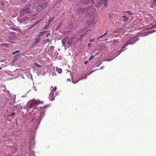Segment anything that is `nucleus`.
I'll use <instances>...</instances> for the list:
<instances>
[{"mask_svg": "<svg viewBox=\"0 0 156 156\" xmlns=\"http://www.w3.org/2000/svg\"><path fill=\"white\" fill-rule=\"evenodd\" d=\"M88 31H87L85 32L83 35H80L79 36H76V37H73L69 39L67 41V43L69 45H70L72 42L73 43H78L79 41H81L82 39L83 36H85L87 34Z\"/></svg>", "mask_w": 156, "mask_h": 156, "instance_id": "f257e3e1", "label": "nucleus"}, {"mask_svg": "<svg viewBox=\"0 0 156 156\" xmlns=\"http://www.w3.org/2000/svg\"><path fill=\"white\" fill-rule=\"evenodd\" d=\"M31 6L30 5H28L25 6L23 9H21L20 12V15L23 16L25 13H29L31 12V11L30 9Z\"/></svg>", "mask_w": 156, "mask_h": 156, "instance_id": "f03ea898", "label": "nucleus"}, {"mask_svg": "<svg viewBox=\"0 0 156 156\" xmlns=\"http://www.w3.org/2000/svg\"><path fill=\"white\" fill-rule=\"evenodd\" d=\"M43 103V101H41L39 100L33 99L30 101V105L29 106V108H31L33 107L34 106Z\"/></svg>", "mask_w": 156, "mask_h": 156, "instance_id": "7ed1b4c3", "label": "nucleus"}, {"mask_svg": "<svg viewBox=\"0 0 156 156\" xmlns=\"http://www.w3.org/2000/svg\"><path fill=\"white\" fill-rule=\"evenodd\" d=\"M91 16L92 19L88 21V23H87L89 25L95 23L98 20L97 16H95L94 14H93V15Z\"/></svg>", "mask_w": 156, "mask_h": 156, "instance_id": "20e7f679", "label": "nucleus"}, {"mask_svg": "<svg viewBox=\"0 0 156 156\" xmlns=\"http://www.w3.org/2000/svg\"><path fill=\"white\" fill-rule=\"evenodd\" d=\"M48 3L47 2L40 4L37 7L36 9L37 11L40 12L44 9L46 7Z\"/></svg>", "mask_w": 156, "mask_h": 156, "instance_id": "39448f33", "label": "nucleus"}, {"mask_svg": "<svg viewBox=\"0 0 156 156\" xmlns=\"http://www.w3.org/2000/svg\"><path fill=\"white\" fill-rule=\"evenodd\" d=\"M91 8L90 7L89 8H80L78 9V11L79 13L88 12L89 9H90Z\"/></svg>", "mask_w": 156, "mask_h": 156, "instance_id": "423d86ee", "label": "nucleus"}, {"mask_svg": "<svg viewBox=\"0 0 156 156\" xmlns=\"http://www.w3.org/2000/svg\"><path fill=\"white\" fill-rule=\"evenodd\" d=\"M132 44V43L131 42V41L130 40H128L125 43L124 45L122 47L121 49H123L125 48V47L128 46L129 44Z\"/></svg>", "mask_w": 156, "mask_h": 156, "instance_id": "0eeeda50", "label": "nucleus"}, {"mask_svg": "<svg viewBox=\"0 0 156 156\" xmlns=\"http://www.w3.org/2000/svg\"><path fill=\"white\" fill-rule=\"evenodd\" d=\"M46 32V31H45L43 32H41L40 33V35H39L38 37H37L36 39V42H38L40 40V36H43L42 34L44 33H45Z\"/></svg>", "mask_w": 156, "mask_h": 156, "instance_id": "6e6552de", "label": "nucleus"}, {"mask_svg": "<svg viewBox=\"0 0 156 156\" xmlns=\"http://www.w3.org/2000/svg\"><path fill=\"white\" fill-rule=\"evenodd\" d=\"M55 95H54V94L51 93L49 96V99L51 101H53L54 99Z\"/></svg>", "mask_w": 156, "mask_h": 156, "instance_id": "1a4fd4ad", "label": "nucleus"}, {"mask_svg": "<svg viewBox=\"0 0 156 156\" xmlns=\"http://www.w3.org/2000/svg\"><path fill=\"white\" fill-rule=\"evenodd\" d=\"M20 53H18L14 57L13 61H15L18 58L20 57Z\"/></svg>", "mask_w": 156, "mask_h": 156, "instance_id": "9d476101", "label": "nucleus"}, {"mask_svg": "<svg viewBox=\"0 0 156 156\" xmlns=\"http://www.w3.org/2000/svg\"><path fill=\"white\" fill-rule=\"evenodd\" d=\"M51 93H54L56 91V90L57 89L56 87L55 86L54 87H51Z\"/></svg>", "mask_w": 156, "mask_h": 156, "instance_id": "9b49d317", "label": "nucleus"}, {"mask_svg": "<svg viewBox=\"0 0 156 156\" xmlns=\"http://www.w3.org/2000/svg\"><path fill=\"white\" fill-rule=\"evenodd\" d=\"M93 0H84L83 3L85 4H87L91 2H93Z\"/></svg>", "mask_w": 156, "mask_h": 156, "instance_id": "f8f14e48", "label": "nucleus"}, {"mask_svg": "<svg viewBox=\"0 0 156 156\" xmlns=\"http://www.w3.org/2000/svg\"><path fill=\"white\" fill-rule=\"evenodd\" d=\"M68 37H66L62 41V44L64 45L66 44V42L68 39Z\"/></svg>", "mask_w": 156, "mask_h": 156, "instance_id": "ddd939ff", "label": "nucleus"}, {"mask_svg": "<svg viewBox=\"0 0 156 156\" xmlns=\"http://www.w3.org/2000/svg\"><path fill=\"white\" fill-rule=\"evenodd\" d=\"M56 71L59 74L62 73V71L61 69L59 68L58 67H56Z\"/></svg>", "mask_w": 156, "mask_h": 156, "instance_id": "4468645a", "label": "nucleus"}, {"mask_svg": "<svg viewBox=\"0 0 156 156\" xmlns=\"http://www.w3.org/2000/svg\"><path fill=\"white\" fill-rule=\"evenodd\" d=\"M41 20H39V21H37L36 23H34L32 25L30 26V28H32L35 26H36L39 23V22Z\"/></svg>", "mask_w": 156, "mask_h": 156, "instance_id": "2eb2a0df", "label": "nucleus"}, {"mask_svg": "<svg viewBox=\"0 0 156 156\" xmlns=\"http://www.w3.org/2000/svg\"><path fill=\"white\" fill-rule=\"evenodd\" d=\"M156 27V25H150L149 26L148 28V30H151L153 28H155Z\"/></svg>", "mask_w": 156, "mask_h": 156, "instance_id": "dca6fc26", "label": "nucleus"}, {"mask_svg": "<svg viewBox=\"0 0 156 156\" xmlns=\"http://www.w3.org/2000/svg\"><path fill=\"white\" fill-rule=\"evenodd\" d=\"M55 18V17H53L52 18H50L49 19L48 23V25H49L50 23L52 22L54 20Z\"/></svg>", "mask_w": 156, "mask_h": 156, "instance_id": "f3484780", "label": "nucleus"}, {"mask_svg": "<svg viewBox=\"0 0 156 156\" xmlns=\"http://www.w3.org/2000/svg\"><path fill=\"white\" fill-rule=\"evenodd\" d=\"M122 17L123 18V21L124 22H126L129 19L126 16H123Z\"/></svg>", "mask_w": 156, "mask_h": 156, "instance_id": "a211bd4d", "label": "nucleus"}, {"mask_svg": "<svg viewBox=\"0 0 156 156\" xmlns=\"http://www.w3.org/2000/svg\"><path fill=\"white\" fill-rule=\"evenodd\" d=\"M108 0H102V1L104 3L105 6H106L107 5V2Z\"/></svg>", "mask_w": 156, "mask_h": 156, "instance_id": "6ab92c4d", "label": "nucleus"}, {"mask_svg": "<svg viewBox=\"0 0 156 156\" xmlns=\"http://www.w3.org/2000/svg\"><path fill=\"white\" fill-rule=\"evenodd\" d=\"M34 65L35 66H37V67L41 68L42 67V66L39 64L37 63H35Z\"/></svg>", "mask_w": 156, "mask_h": 156, "instance_id": "aec40b11", "label": "nucleus"}, {"mask_svg": "<svg viewBox=\"0 0 156 156\" xmlns=\"http://www.w3.org/2000/svg\"><path fill=\"white\" fill-rule=\"evenodd\" d=\"M9 44L5 43V44H1V45H2V46H5V47H8V46H9Z\"/></svg>", "mask_w": 156, "mask_h": 156, "instance_id": "412c9836", "label": "nucleus"}, {"mask_svg": "<svg viewBox=\"0 0 156 156\" xmlns=\"http://www.w3.org/2000/svg\"><path fill=\"white\" fill-rule=\"evenodd\" d=\"M107 33H108L107 32H105L104 34H103L100 37H99L98 38V39H99L101 37H103V36H104L106 35L107 34Z\"/></svg>", "mask_w": 156, "mask_h": 156, "instance_id": "4be33fe9", "label": "nucleus"}, {"mask_svg": "<svg viewBox=\"0 0 156 156\" xmlns=\"http://www.w3.org/2000/svg\"><path fill=\"white\" fill-rule=\"evenodd\" d=\"M50 41V39H49V38H48L46 39H45L44 41L45 43H48Z\"/></svg>", "mask_w": 156, "mask_h": 156, "instance_id": "5701e85b", "label": "nucleus"}, {"mask_svg": "<svg viewBox=\"0 0 156 156\" xmlns=\"http://www.w3.org/2000/svg\"><path fill=\"white\" fill-rule=\"evenodd\" d=\"M13 37H9V41H8V42H12V40H13Z\"/></svg>", "mask_w": 156, "mask_h": 156, "instance_id": "b1692460", "label": "nucleus"}, {"mask_svg": "<svg viewBox=\"0 0 156 156\" xmlns=\"http://www.w3.org/2000/svg\"><path fill=\"white\" fill-rule=\"evenodd\" d=\"M28 19V17H25L23 18L22 20L24 21L27 20Z\"/></svg>", "mask_w": 156, "mask_h": 156, "instance_id": "393cba45", "label": "nucleus"}, {"mask_svg": "<svg viewBox=\"0 0 156 156\" xmlns=\"http://www.w3.org/2000/svg\"><path fill=\"white\" fill-rule=\"evenodd\" d=\"M101 4V2H99L98 3V5H95V6L96 7H99V6H100Z\"/></svg>", "mask_w": 156, "mask_h": 156, "instance_id": "a878e982", "label": "nucleus"}, {"mask_svg": "<svg viewBox=\"0 0 156 156\" xmlns=\"http://www.w3.org/2000/svg\"><path fill=\"white\" fill-rule=\"evenodd\" d=\"M19 50H17V51H14V52H13L12 53V54L13 55H15V54H16V53H18V52H19Z\"/></svg>", "mask_w": 156, "mask_h": 156, "instance_id": "bb28decb", "label": "nucleus"}, {"mask_svg": "<svg viewBox=\"0 0 156 156\" xmlns=\"http://www.w3.org/2000/svg\"><path fill=\"white\" fill-rule=\"evenodd\" d=\"M151 2L154 4H156V0H151Z\"/></svg>", "mask_w": 156, "mask_h": 156, "instance_id": "cd10ccee", "label": "nucleus"}, {"mask_svg": "<svg viewBox=\"0 0 156 156\" xmlns=\"http://www.w3.org/2000/svg\"><path fill=\"white\" fill-rule=\"evenodd\" d=\"M94 57V55H92L90 57V58H89V60H91V59H92V58H93Z\"/></svg>", "mask_w": 156, "mask_h": 156, "instance_id": "c85d7f7f", "label": "nucleus"}, {"mask_svg": "<svg viewBox=\"0 0 156 156\" xmlns=\"http://www.w3.org/2000/svg\"><path fill=\"white\" fill-rule=\"evenodd\" d=\"M11 29L12 30H18V29L16 28H11Z\"/></svg>", "mask_w": 156, "mask_h": 156, "instance_id": "c756f323", "label": "nucleus"}, {"mask_svg": "<svg viewBox=\"0 0 156 156\" xmlns=\"http://www.w3.org/2000/svg\"><path fill=\"white\" fill-rule=\"evenodd\" d=\"M126 12H127V13H128L129 14V15L132 14L129 11H126Z\"/></svg>", "mask_w": 156, "mask_h": 156, "instance_id": "7c9ffc66", "label": "nucleus"}, {"mask_svg": "<svg viewBox=\"0 0 156 156\" xmlns=\"http://www.w3.org/2000/svg\"><path fill=\"white\" fill-rule=\"evenodd\" d=\"M95 40V39H90L89 41H90V42H92L93 41H94Z\"/></svg>", "mask_w": 156, "mask_h": 156, "instance_id": "2f4dec72", "label": "nucleus"}, {"mask_svg": "<svg viewBox=\"0 0 156 156\" xmlns=\"http://www.w3.org/2000/svg\"><path fill=\"white\" fill-rule=\"evenodd\" d=\"M91 43H89L88 44V47H90V46H91Z\"/></svg>", "mask_w": 156, "mask_h": 156, "instance_id": "473e14b6", "label": "nucleus"}, {"mask_svg": "<svg viewBox=\"0 0 156 156\" xmlns=\"http://www.w3.org/2000/svg\"><path fill=\"white\" fill-rule=\"evenodd\" d=\"M78 81H78H76V82H74V81H73V80L72 81V83H76Z\"/></svg>", "mask_w": 156, "mask_h": 156, "instance_id": "72a5a7b5", "label": "nucleus"}, {"mask_svg": "<svg viewBox=\"0 0 156 156\" xmlns=\"http://www.w3.org/2000/svg\"><path fill=\"white\" fill-rule=\"evenodd\" d=\"M26 0H22V2H23V3H24V2H25L26 1Z\"/></svg>", "mask_w": 156, "mask_h": 156, "instance_id": "f704fd0d", "label": "nucleus"}, {"mask_svg": "<svg viewBox=\"0 0 156 156\" xmlns=\"http://www.w3.org/2000/svg\"><path fill=\"white\" fill-rule=\"evenodd\" d=\"M49 34H46V37H47L48 36V35H49Z\"/></svg>", "mask_w": 156, "mask_h": 156, "instance_id": "c9c22d12", "label": "nucleus"}, {"mask_svg": "<svg viewBox=\"0 0 156 156\" xmlns=\"http://www.w3.org/2000/svg\"><path fill=\"white\" fill-rule=\"evenodd\" d=\"M87 64V61H86L85 62V64Z\"/></svg>", "mask_w": 156, "mask_h": 156, "instance_id": "e433bc0d", "label": "nucleus"}, {"mask_svg": "<svg viewBox=\"0 0 156 156\" xmlns=\"http://www.w3.org/2000/svg\"><path fill=\"white\" fill-rule=\"evenodd\" d=\"M68 80H69V81H70V80H69L68 79L67 80L68 81Z\"/></svg>", "mask_w": 156, "mask_h": 156, "instance_id": "4c0bfd02", "label": "nucleus"}, {"mask_svg": "<svg viewBox=\"0 0 156 156\" xmlns=\"http://www.w3.org/2000/svg\"><path fill=\"white\" fill-rule=\"evenodd\" d=\"M1 69H2V68L0 67V70Z\"/></svg>", "mask_w": 156, "mask_h": 156, "instance_id": "58836bf2", "label": "nucleus"}, {"mask_svg": "<svg viewBox=\"0 0 156 156\" xmlns=\"http://www.w3.org/2000/svg\"><path fill=\"white\" fill-rule=\"evenodd\" d=\"M14 115V113H12V115Z\"/></svg>", "mask_w": 156, "mask_h": 156, "instance_id": "ea45409f", "label": "nucleus"}, {"mask_svg": "<svg viewBox=\"0 0 156 156\" xmlns=\"http://www.w3.org/2000/svg\"><path fill=\"white\" fill-rule=\"evenodd\" d=\"M108 39L107 38V39H105V40H106H106H107Z\"/></svg>", "mask_w": 156, "mask_h": 156, "instance_id": "a19ab883", "label": "nucleus"}, {"mask_svg": "<svg viewBox=\"0 0 156 156\" xmlns=\"http://www.w3.org/2000/svg\"><path fill=\"white\" fill-rule=\"evenodd\" d=\"M55 95H57V94H56V93H55Z\"/></svg>", "mask_w": 156, "mask_h": 156, "instance_id": "79ce46f5", "label": "nucleus"}, {"mask_svg": "<svg viewBox=\"0 0 156 156\" xmlns=\"http://www.w3.org/2000/svg\"><path fill=\"white\" fill-rule=\"evenodd\" d=\"M60 1H62V0H59Z\"/></svg>", "mask_w": 156, "mask_h": 156, "instance_id": "37998d69", "label": "nucleus"}, {"mask_svg": "<svg viewBox=\"0 0 156 156\" xmlns=\"http://www.w3.org/2000/svg\"><path fill=\"white\" fill-rule=\"evenodd\" d=\"M97 55V53H96L95 55Z\"/></svg>", "mask_w": 156, "mask_h": 156, "instance_id": "c03bdc74", "label": "nucleus"}, {"mask_svg": "<svg viewBox=\"0 0 156 156\" xmlns=\"http://www.w3.org/2000/svg\"><path fill=\"white\" fill-rule=\"evenodd\" d=\"M34 20V19H32V20Z\"/></svg>", "mask_w": 156, "mask_h": 156, "instance_id": "a18cd8bd", "label": "nucleus"}]
</instances>
